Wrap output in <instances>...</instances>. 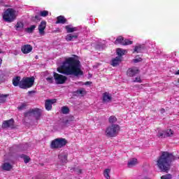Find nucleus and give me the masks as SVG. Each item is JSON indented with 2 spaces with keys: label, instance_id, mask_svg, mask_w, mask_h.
<instances>
[{
  "label": "nucleus",
  "instance_id": "nucleus-1",
  "mask_svg": "<svg viewBox=\"0 0 179 179\" xmlns=\"http://www.w3.org/2000/svg\"><path fill=\"white\" fill-rule=\"evenodd\" d=\"M57 71H59V73H64V75H74V76L83 75L82 70H80V62L73 57L66 59L63 62L61 67L57 68Z\"/></svg>",
  "mask_w": 179,
  "mask_h": 179
},
{
  "label": "nucleus",
  "instance_id": "nucleus-2",
  "mask_svg": "<svg viewBox=\"0 0 179 179\" xmlns=\"http://www.w3.org/2000/svg\"><path fill=\"white\" fill-rule=\"evenodd\" d=\"M174 159L175 157L173 154L167 152H163L158 160V166L160 170L165 173H169L170 167H171V162Z\"/></svg>",
  "mask_w": 179,
  "mask_h": 179
},
{
  "label": "nucleus",
  "instance_id": "nucleus-3",
  "mask_svg": "<svg viewBox=\"0 0 179 179\" xmlns=\"http://www.w3.org/2000/svg\"><path fill=\"white\" fill-rule=\"evenodd\" d=\"M41 114L43 110L40 108H32L24 113L25 118H35L36 121H38L41 118Z\"/></svg>",
  "mask_w": 179,
  "mask_h": 179
},
{
  "label": "nucleus",
  "instance_id": "nucleus-4",
  "mask_svg": "<svg viewBox=\"0 0 179 179\" xmlns=\"http://www.w3.org/2000/svg\"><path fill=\"white\" fill-rule=\"evenodd\" d=\"M120 125L118 124H112L106 128V135L108 138H115L120 132Z\"/></svg>",
  "mask_w": 179,
  "mask_h": 179
},
{
  "label": "nucleus",
  "instance_id": "nucleus-5",
  "mask_svg": "<svg viewBox=\"0 0 179 179\" xmlns=\"http://www.w3.org/2000/svg\"><path fill=\"white\" fill-rule=\"evenodd\" d=\"M5 22H13L16 19V11L13 8H8L3 15Z\"/></svg>",
  "mask_w": 179,
  "mask_h": 179
},
{
  "label": "nucleus",
  "instance_id": "nucleus-6",
  "mask_svg": "<svg viewBox=\"0 0 179 179\" xmlns=\"http://www.w3.org/2000/svg\"><path fill=\"white\" fill-rule=\"evenodd\" d=\"M66 143H68L66 139L58 138L52 141L50 148L52 149H61V148H64Z\"/></svg>",
  "mask_w": 179,
  "mask_h": 179
},
{
  "label": "nucleus",
  "instance_id": "nucleus-7",
  "mask_svg": "<svg viewBox=\"0 0 179 179\" xmlns=\"http://www.w3.org/2000/svg\"><path fill=\"white\" fill-rule=\"evenodd\" d=\"M33 85H34V77L24 78L20 82V87L21 89H29Z\"/></svg>",
  "mask_w": 179,
  "mask_h": 179
},
{
  "label": "nucleus",
  "instance_id": "nucleus-8",
  "mask_svg": "<svg viewBox=\"0 0 179 179\" xmlns=\"http://www.w3.org/2000/svg\"><path fill=\"white\" fill-rule=\"evenodd\" d=\"M54 78L57 85H64L66 82V77L54 72Z\"/></svg>",
  "mask_w": 179,
  "mask_h": 179
},
{
  "label": "nucleus",
  "instance_id": "nucleus-9",
  "mask_svg": "<svg viewBox=\"0 0 179 179\" xmlns=\"http://www.w3.org/2000/svg\"><path fill=\"white\" fill-rule=\"evenodd\" d=\"M159 138H169L174 135V130L171 129H167L165 131L158 133Z\"/></svg>",
  "mask_w": 179,
  "mask_h": 179
},
{
  "label": "nucleus",
  "instance_id": "nucleus-10",
  "mask_svg": "<svg viewBox=\"0 0 179 179\" xmlns=\"http://www.w3.org/2000/svg\"><path fill=\"white\" fill-rule=\"evenodd\" d=\"M57 103V99H48L45 102V108L47 111H51L52 109V104Z\"/></svg>",
  "mask_w": 179,
  "mask_h": 179
},
{
  "label": "nucleus",
  "instance_id": "nucleus-11",
  "mask_svg": "<svg viewBox=\"0 0 179 179\" xmlns=\"http://www.w3.org/2000/svg\"><path fill=\"white\" fill-rule=\"evenodd\" d=\"M146 47L144 44L137 43L134 48V52H136L137 54H142L145 51Z\"/></svg>",
  "mask_w": 179,
  "mask_h": 179
},
{
  "label": "nucleus",
  "instance_id": "nucleus-12",
  "mask_svg": "<svg viewBox=\"0 0 179 179\" xmlns=\"http://www.w3.org/2000/svg\"><path fill=\"white\" fill-rule=\"evenodd\" d=\"M64 29H65L66 33H75V31H79V27H73V26H72V24L66 25L64 27Z\"/></svg>",
  "mask_w": 179,
  "mask_h": 179
},
{
  "label": "nucleus",
  "instance_id": "nucleus-13",
  "mask_svg": "<svg viewBox=\"0 0 179 179\" xmlns=\"http://www.w3.org/2000/svg\"><path fill=\"white\" fill-rule=\"evenodd\" d=\"M78 37H79V33L69 34L66 36L65 40L66 41H73V40H76Z\"/></svg>",
  "mask_w": 179,
  "mask_h": 179
},
{
  "label": "nucleus",
  "instance_id": "nucleus-14",
  "mask_svg": "<svg viewBox=\"0 0 179 179\" xmlns=\"http://www.w3.org/2000/svg\"><path fill=\"white\" fill-rule=\"evenodd\" d=\"M21 50L23 54H29L33 50V47L30 45H24L21 47Z\"/></svg>",
  "mask_w": 179,
  "mask_h": 179
},
{
  "label": "nucleus",
  "instance_id": "nucleus-15",
  "mask_svg": "<svg viewBox=\"0 0 179 179\" xmlns=\"http://www.w3.org/2000/svg\"><path fill=\"white\" fill-rule=\"evenodd\" d=\"M138 73H139V69L136 67L129 69L127 71V76L130 77L135 76Z\"/></svg>",
  "mask_w": 179,
  "mask_h": 179
},
{
  "label": "nucleus",
  "instance_id": "nucleus-16",
  "mask_svg": "<svg viewBox=\"0 0 179 179\" xmlns=\"http://www.w3.org/2000/svg\"><path fill=\"white\" fill-rule=\"evenodd\" d=\"M59 159L62 164H66L68 162V155L66 153H60L59 155Z\"/></svg>",
  "mask_w": 179,
  "mask_h": 179
},
{
  "label": "nucleus",
  "instance_id": "nucleus-17",
  "mask_svg": "<svg viewBox=\"0 0 179 179\" xmlns=\"http://www.w3.org/2000/svg\"><path fill=\"white\" fill-rule=\"evenodd\" d=\"M46 27H47V22L41 21L38 28L40 34H44V30H45Z\"/></svg>",
  "mask_w": 179,
  "mask_h": 179
},
{
  "label": "nucleus",
  "instance_id": "nucleus-18",
  "mask_svg": "<svg viewBox=\"0 0 179 179\" xmlns=\"http://www.w3.org/2000/svg\"><path fill=\"white\" fill-rule=\"evenodd\" d=\"M13 119H10L9 120L4 121L2 124L3 128H13Z\"/></svg>",
  "mask_w": 179,
  "mask_h": 179
},
{
  "label": "nucleus",
  "instance_id": "nucleus-19",
  "mask_svg": "<svg viewBox=\"0 0 179 179\" xmlns=\"http://www.w3.org/2000/svg\"><path fill=\"white\" fill-rule=\"evenodd\" d=\"M120 62H121V57H116L115 58L112 59L110 64L112 65V66H117L120 64Z\"/></svg>",
  "mask_w": 179,
  "mask_h": 179
},
{
  "label": "nucleus",
  "instance_id": "nucleus-20",
  "mask_svg": "<svg viewBox=\"0 0 179 179\" xmlns=\"http://www.w3.org/2000/svg\"><path fill=\"white\" fill-rule=\"evenodd\" d=\"M21 78L20 76H16L14 77L13 78V86H19L20 87V82H22V80H20Z\"/></svg>",
  "mask_w": 179,
  "mask_h": 179
},
{
  "label": "nucleus",
  "instance_id": "nucleus-21",
  "mask_svg": "<svg viewBox=\"0 0 179 179\" xmlns=\"http://www.w3.org/2000/svg\"><path fill=\"white\" fill-rule=\"evenodd\" d=\"M103 101L105 103H108V101H111V94L108 92H105L103 94Z\"/></svg>",
  "mask_w": 179,
  "mask_h": 179
},
{
  "label": "nucleus",
  "instance_id": "nucleus-22",
  "mask_svg": "<svg viewBox=\"0 0 179 179\" xmlns=\"http://www.w3.org/2000/svg\"><path fill=\"white\" fill-rule=\"evenodd\" d=\"M136 164H138V159L136 158H133L128 162L127 166L131 168L136 166Z\"/></svg>",
  "mask_w": 179,
  "mask_h": 179
},
{
  "label": "nucleus",
  "instance_id": "nucleus-23",
  "mask_svg": "<svg viewBox=\"0 0 179 179\" xmlns=\"http://www.w3.org/2000/svg\"><path fill=\"white\" fill-rule=\"evenodd\" d=\"M57 24H65L66 23V18L65 17L60 15L57 17V21L56 22Z\"/></svg>",
  "mask_w": 179,
  "mask_h": 179
},
{
  "label": "nucleus",
  "instance_id": "nucleus-24",
  "mask_svg": "<svg viewBox=\"0 0 179 179\" xmlns=\"http://www.w3.org/2000/svg\"><path fill=\"white\" fill-rule=\"evenodd\" d=\"M1 169H3V170H5L6 171H9L10 170H12V166L10 165V164L6 162L2 164Z\"/></svg>",
  "mask_w": 179,
  "mask_h": 179
},
{
  "label": "nucleus",
  "instance_id": "nucleus-25",
  "mask_svg": "<svg viewBox=\"0 0 179 179\" xmlns=\"http://www.w3.org/2000/svg\"><path fill=\"white\" fill-rule=\"evenodd\" d=\"M23 27H24V24H23V22H18L15 24V30H17V31H22Z\"/></svg>",
  "mask_w": 179,
  "mask_h": 179
},
{
  "label": "nucleus",
  "instance_id": "nucleus-26",
  "mask_svg": "<svg viewBox=\"0 0 179 179\" xmlns=\"http://www.w3.org/2000/svg\"><path fill=\"white\" fill-rule=\"evenodd\" d=\"M117 55H118L117 57H120V58L122 57V55H125L127 50L121 48H118L116 50Z\"/></svg>",
  "mask_w": 179,
  "mask_h": 179
},
{
  "label": "nucleus",
  "instance_id": "nucleus-27",
  "mask_svg": "<svg viewBox=\"0 0 179 179\" xmlns=\"http://www.w3.org/2000/svg\"><path fill=\"white\" fill-rule=\"evenodd\" d=\"M110 173H111V170L110 169H106L103 171V176L105 178L110 179Z\"/></svg>",
  "mask_w": 179,
  "mask_h": 179
},
{
  "label": "nucleus",
  "instance_id": "nucleus-28",
  "mask_svg": "<svg viewBox=\"0 0 179 179\" xmlns=\"http://www.w3.org/2000/svg\"><path fill=\"white\" fill-rule=\"evenodd\" d=\"M62 114H69V108L68 106H63L61 108Z\"/></svg>",
  "mask_w": 179,
  "mask_h": 179
},
{
  "label": "nucleus",
  "instance_id": "nucleus-29",
  "mask_svg": "<svg viewBox=\"0 0 179 179\" xmlns=\"http://www.w3.org/2000/svg\"><path fill=\"white\" fill-rule=\"evenodd\" d=\"M9 94H0V103H5L6 101V97H8Z\"/></svg>",
  "mask_w": 179,
  "mask_h": 179
},
{
  "label": "nucleus",
  "instance_id": "nucleus-30",
  "mask_svg": "<svg viewBox=\"0 0 179 179\" xmlns=\"http://www.w3.org/2000/svg\"><path fill=\"white\" fill-rule=\"evenodd\" d=\"M108 121L110 124H115V122H117V117L115 116H110Z\"/></svg>",
  "mask_w": 179,
  "mask_h": 179
},
{
  "label": "nucleus",
  "instance_id": "nucleus-31",
  "mask_svg": "<svg viewBox=\"0 0 179 179\" xmlns=\"http://www.w3.org/2000/svg\"><path fill=\"white\" fill-rule=\"evenodd\" d=\"M34 29H36V25H31V27L27 28L25 31H27V33H32Z\"/></svg>",
  "mask_w": 179,
  "mask_h": 179
},
{
  "label": "nucleus",
  "instance_id": "nucleus-32",
  "mask_svg": "<svg viewBox=\"0 0 179 179\" xmlns=\"http://www.w3.org/2000/svg\"><path fill=\"white\" fill-rule=\"evenodd\" d=\"M124 41V38L122 36H118L115 41V44H122V42Z\"/></svg>",
  "mask_w": 179,
  "mask_h": 179
},
{
  "label": "nucleus",
  "instance_id": "nucleus-33",
  "mask_svg": "<svg viewBox=\"0 0 179 179\" xmlns=\"http://www.w3.org/2000/svg\"><path fill=\"white\" fill-rule=\"evenodd\" d=\"M77 93L81 96H85V94H86V90L84 88H80L77 91Z\"/></svg>",
  "mask_w": 179,
  "mask_h": 179
},
{
  "label": "nucleus",
  "instance_id": "nucleus-34",
  "mask_svg": "<svg viewBox=\"0 0 179 179\" xmlns=\"http://www.w3.org/2000/svg\"><path fill=\"white\" fill-rule=\"evenodd\" d=\"M21 157H22V159H24V163H26V164H27V163H29V162H30V157H29L27 155H22L21 156Z\"/></svg>",
  "mask_w": 179,
  "mask_h": 179
},
{
  "label": "nucleus",
  "instance_id": "nucleus-35",
  "mask_svg": "<svg viewBox=\"0 0 179 179\" xmlns=\"http://www.w3.org/2000/svg\"><path fill=\"white\" fill-rule=\"evenodd\" d=\"M132 44V41L128 39H124L122 45H131Z\"/></svg>",
  "mask_w": 179,
  "mask_h": 179
},
{
  "label": "nucleus",
  "instance_id": "nucleus-36",
  "mask_svg": "<svg viewBox=\"0 0 179 179\" xmlns=\"http://www.w3.org/2000/svg\"><path fill=\"white\" fill-rule=\"evenodd\" d=\"M171 178H173V176H171V174L170 173H167L161 177V179H171Z\"/></svg>",
  "mask_w": 179,
  "mask_h": 179
},
{
  "label": "nucleus",
  "instance_id": "nucleus-37",
  "mask_svg": "<svg viewBox=\"0 0 179 179\" xmlns=\"http://www.w3.org/2000/svg\"><path fill=\"white\" fill-rule=\"evenodd\" d=\"M40 16H42V17H45L46 16H48V11L47 10L40 11Z\"/></svg>",
  "mask_w": 179,
  "mask_h": 179
},
{
  "label": "nucleus",
  "instance_id": "nucleus-38",
  "mask_svg": "<svg viewBox=\"0 0 179 179\" xmlns=\"http://www.w3.org/2000/svg\"><path fill=\"white\" fill-rule=\"evenodd\" d=\"M142 62V57L139 56H136L135 59L133 60V62H134V64H138V62Z\"/></svg>",
  "mask_w": 179,
  "mask_h": 179
},
{
  "label": "nucleus",
  "instance_id": "nucleus-39",
  "mask_svg": "<svg viewBox=\"0 0 179 179\" xmlns=\"http://www.w3.org/2000/svg\"><path fill=\"white\" fill-rule=\"evenodd\" d=\"M18 108H19L20 110H24V108H26V104H25V103L21 104V105L18 107Z\"/></svg>",
  "mask_w": 179,
  "mask_h": 179
},
{
  "label": "nucleus",
  "instance_id": "nucleus-40",
  "mask_svg": "<svg viewBox=\"0 0 179 179\" xmlns=\"http://www.w3.org/2000/svg\"><path fill=\"white\" fill-rule=\"evenodd\" d=\"M134 82H137L138 83H141V82H142V80H141V77H136L134 80Z\"/></svg>",
  "mask_w": 179,
  "mask_h": 179
},
{
  "label": "nucleus",
  "instance_id": "nucleus-41",
  "mask_svg": "<svg viewBox=\"0 0 179 179\" xmlns=\"http://www.w3.org/2000/svg\"><path fill=\"white\" fill-rule=\"evenodd\" d=\"M80 84L81 85V86H83V85H85V86H87V85H91L92 83H90V82H89V81H87V82H86V83H82V82H80Z\"/></svg>",
  "mask_w": 179,
  "mask_h": 179
},
{
  "label": "nucleus",
  "instance_id": "nucleus-42",
  "mask_svg": "<svg viewBox=\"0 0 179 179\" xmlns=\"http://www.w3.org/2000/svg\"><path fill=\"white\" fill-rule=\"evenodd\" d=\"M62 123L65 127H66V125H68V124H69V120H63Z\"/></svg>",
  "mask_w": 179,
  "mask_h": 179
},
{
  "label": "nucleus",
  "instance_id": "nucleus-43",
  "mask_svg": "<svg viewBox=\"0 0 179 179\" xmlns=\"http://www.w3.org/2000/svg\"><path fill=\"white\" fill-rule=\"evenodd\" d=\"M47 81L49 82V83H52V77H48L46 78Z\"/></svg>",
  "mask_w": 179,
  "mask_h": 179
},
{
  "label": "nucleus",
  "instance_id": "nucleus-44",
  "mask_svg": "<svg viewBox=\"0 0 179 179\" xmlns=\"http://www.w3.org/2000/svg\"><path fill=\"white\" fill-rule=\"evenodd\" d=\"M76 172L77 173V174H82V169H76Z\"/></svg>",
  "mask_w": 179,
  "mask_h": 179
},
{
  "label": "nucleus",
  "instance_id": "nucleus-45",
  "mask_svg": "<svg viewBox=\"0 0 179 179\" xmlns=\"http://www.w3.org/2000/svg\"><path fill=\"white\" fill-rule=\"evenodd\" d=\"M35 19H36V20H40V15H36V16H35Z\"/></svg>",
  "mask_w": 179,
  "mask_h": 179
},
{
  "label": "nucleus",
  "instance_id": "nucleus-46",
  "mask_svg": "<svg viewBox=\"0 0 179 179\" xmlns=\"http://www.w3.org/2000/svg\"><path fill=\"white\" fill-rule=\"evenodd\" d=\"M160 113H161L162 114H164V113H166V110L162 108V109H161Z\"/></svg>",
  "mask_w": 179,
  "mask_h": 179
},
{
  "label": "nucleus",
  "instance_id": "nucleus-47",
  "mask_svg": "<svg viewBox=\"0 0 179 179\" xmlns=\"http://www.w3.org/2000/svg\"><path fill=\"white\" fill-rule=\"evenodd\" d=\"M1 64H2V59L0 58V66H1Z\"/></svg>",
  "mask_w": 179,
  "mask_h": 179
},
{
  "label": "nucleus",
  "instance_id": "nucleus-48",
  "mask_svg": "<svg viewBox=\"0 0 179 179\" xmlns=\"http://www.w3.org/2000/svg\"><path fill=\"white\" fill-rule=\"evenodd\" d=\"M176 75H179V70L176 71Z\"/></svg>",
  "mask_w": 179,
  "mask_h": 179
},
{
  "label": "nucleus",
  "instance_id": "nucleus-49",
  "mask_svg": "<svg viewBox=\"0 0 179 179\" xmlns=\"http://www.w3.org/2000/svg\"><path fill=\"white\" fill-rule=\"evenodd\" d=\"M28 146H29V144H25V145H24V147H25V148H27Z\"/></svg>",
  "mask_w": 179,
  "mask_h": 179
},
{
  "label": "nucleus",
  "instance_id": "nucleus-50",
  "mask_svg": "<svg viewBox=\"0 0 179 179\" xmlns=\"http://www.w3.org/2000/svg\"><path fill=\"white\" fill-rule=\"evenodd\" d=\"M32 92H33L32 91H29V94H30L31 93H32Z\"/></svg>",
  "mask_w": 179,
  "mask_h": 179
},
{
  "label": "nucleus",
  "instance_id": "nucleus-51",
  "mask_svg": "<svg viewBox=\"0 0 179 179\" xmlns=\"http://www.w3.org/2000/svg\"><path fill=\"white\" fill-rule=\"evenodd\" d=\"M1 53H2V50H0V54H1Z\"/></svg>",
  "mask_w": 179,
  "mask_h": 179
},
{
  "label": "nucleus",
  "instance_id": "nucleus-52",
  "mask_svg": "<svg viewBox=\"0 0 179 179\" xmlns=\"http://www.w3.org/2000/svg\"><path fill=\"white\" fill-rule=\"evenodd\" d=\"M178 83H179V78L178 79Z\"/></svg>",
  "mask_w": 179,
  "mask_h": 179
},
{
  "label": "nucleus",
  "instance_id": "nucleus-53",
  "mask_svg": "<svg viewBox=\"0 0 179 179\" xmlns=\"http://www.w3.org/2000/svg\"><path fill=\"white\" fill-rule=\"evenodd\" d=\"M174 55H175V56H176V52H174Z\"/></svg>",
  "mask_w": 179,
  "mask_h": 179
},
{
  "label": "nucleus",
  "instance_id": "nucleus-54",
  "mask_svg": "<svg viewBox=\"0 0 179 179\" xmlns=\"http://www.w3.org/2000/svg\"><path fill=\"white\" fill-rule=\"evenodd\" d=\"M1 76H0V78H1Z\"/></svg>",
  "mask_w": 179,
  "mask_h": 179
}]
</instances>
